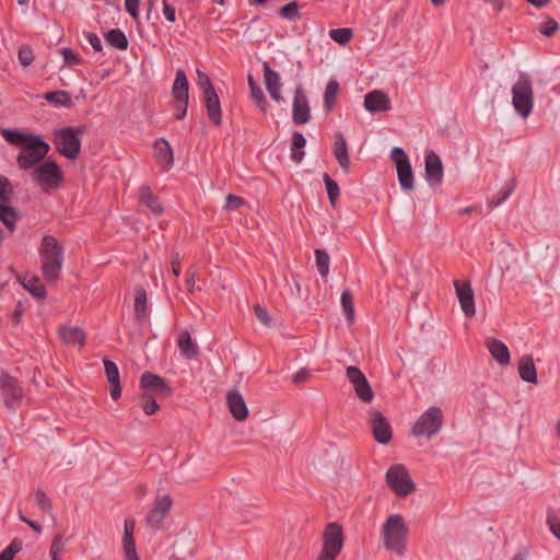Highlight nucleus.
Returning a JSON list of instances; mask_svg holds the SVG:
<instances>
[{
	"label": "nucleus",
	"instance_id": "f257e3e1",
	"mask_svg": "<svg viewBox=\"0 0 560 560\" xmlns=\"http://www.w3.org/2000/svg\"><path fill=\"white\" fill-rule=\"evenodd\" d=\"M0 133L11 145L21 149L16 156V162L23 171L34 168L45 159L50 150V145L37 135L9 128H2Z\"/></svg>",
	"mask_w": 560,
	"mask_h": 560
},
{
	"label": "nucleus",
	"instance_id": "f03ea898",
	"mask_svg": "<svg viewBox=\"0 0 560 560\" xmlns=\"http://www.w3.org/2000/svg\"><path fill=\"white\" fill-rule=\"evenodd\" d=\"M40 269L48 284H54L60 278L63 266L65 248L52 235H45L39 245Z\"/></svg>",
	"mask_w": 560,
	"mask_h": 560
},
{
	"label": "nucleus",
	"instance_id": "7ed1b4c3",
	"mask_svg": "<svg viewBox=\"0 0 560 560\" xmlns=\"http://www.w3.org/2000/svg\"><path fill=\"white\" fill-rule=\"evenodd\" d=\"M382 536L386 549L402 556L406 549L408 527L399 514L387 517L382 528Z\"/></svg>",
	"mask_w": 560,
	"mask_h": 560
},
{
	"label": "nucleus",
	"instance_id": "20e7f679",
	"mask_svg": "<svg viewBox=\"0 0 560 560\" xmlns=\"http://www.w3.org/2000/svg\"><path fill=\"white\" fill-rule=\"evenodd\" d=\"M85 132L84 126L66 127L55 131L56 150L69 160H75L81 150V140L79 135Z\"/></svg>",
	"mask_w": 560,
	"mask_h": 560
},
{
	"label": "nucleus",
	"instance_id": "39448f33",
	"mask_svg": "<svg viewBox=\"0 0 560 560\" xmlns=\"http://www.w3.org/2000/svg\"><path fill=\"white\" fill-rule=\"evenodd\" d=\"M322 550L316 560H336L345 545L342 526L337 522L326 524L322 534Z\"/></svg>",
	"mask_w": 560,
	"mask_h": 560
},
{
	"label": "nucleus",
	"instance_id": "423d86ee",
	"mask_svg": "<svg viewBox=\"0 0 560 560\" xmlns=\"http://www.w3.org/2000/svg\"><path fill=\"white\" fill-rule=\"evenodd\" d=\"M443 419V411L440 407H430L415 422L411 428V434L432 439L442 429Z\"/></svg>",
	"mask_w": 560,
	"mask_h": 560
},
{
	"label": "nucleus",
	"instance_id": "0eeeda50",
	"mask_svg": "<svg viewBox=\"0 0 560 560\" xmlns=\"http://www.w3.org/2000/svg\"><path fill=\"white\" fill-rule=\"evenodd\" d=\"M512 104L523 118L528 117L533 110L532 81L525 74H522L512 88Z\"/></svg>",
	"mask_w": 560,
	"mask_h": 560
},
{
	"label": "nucleus",
	"instance_id": "6e6552de",
	"mask_svg": "<svg viewBox=\"0 0 560 560\" xmlns=\"http://www.w3.org/2000/svg\"><path fill=\"white\" fill-rule=\"evenodd\" d=\"M172 96L174 108L176 110L175 119L185 118L189 101V82L183 69L176 71L175 80L172 86Z\"/></svg>",
	"mask_w": 560,
	"mask_h": 560
},
{
	"label": "nucleus",
	"instance_id": "1a4fd4ad",
	"mask_svg": "<svg viewBox=\"0 0 560 560\" xmlns=\"http://www.w3.org/2000/svg\"><path fill=\"white\" fill-rule=\"evenodd\" d=\"M387 486L398 495L407 497L416 489L408 470L401 464L393 465L385 476Z\"/></svg>",
	"mask_w": 560,
	"mask_h": 560
},
{
	"label": "nucleus",
	"instance_id": "9d476101",
	"mask_svg": "<svg viewBox=\"0 0 560 560\" xmlns=\"http://www.w3.org/2000/svg\"><path fill=\"white\" fill-rule=\"evenodd\" d=\"M390 159L395 163L398 182L402 190L410 191L415 188L413 171L408 155L402 148L392 149Z\"/></svg>",
	"mask_w": 560,
	"mask_h": 560
},
{
	"label": "nucleus",
	"instance_id": "9b49d317",
	"mask_svg": "<svg viewBox=\"0 0 560 560\" xmlns=\"http://www.w3.org/2000/svg\"><path fill=\"white\" fill-rule=\"evenodd\" d=\"M34 180L42 187H58L62 182V172L55 161H46L34 168Z\"/></svg>",
	"mask_w": 560,
	"mask_h": 560
},
{
	"label": "nucleus",
	"instance_id": "f8f14e48",
	"mask_svg": "<svg viewBox=\"0 0 560 560\" xmlns=\"http://www.w3.org/2000/svg\"><path fill=\"white\" fill-rule=\"evenodd\" d=\"M346 375L353 385L358 398L363 402H371L374 398V392L362 371L357 366H348Z\"/></svg>",
	"mask_w": 560,
	"mask_h": 560
},
{
	"label": "nucleus",
	"instance_id": "ddd939ff",
	"mask_svg": "<svg viewBox=\"0 0 560 560\" xmlns=\"http://www.w3.org/2000/svg\"><path fill=\"white\" fill-rule=\"evenodd\" d=\"M0 387L2 390L4 405L8 408H14L21 402L23 397V389L15 377L7 373H1Z\"/></svg>",
	"mask_w": 560,
	"mask_h": 560
},
{
	"label": "nucleus",
	"instance_id": "4468645a",
	"mask_svg": "<svg viewBox=\"0 0 560 560\" xmlns=\"http://www.w3.org/2000/svg\"><path fill=\"white\" fill-rule=\"evenodd\" d=\"M370 427L374 439L380 444H387L393 438V430L388 420L376 409L370 410Z\"/></svg>",
	"mask_w": 560,
	"mask_h": 560
},
{
	"label": "nucleus",
	"instance_id": "2eb2a0df",
	"mask_svg": "<svg viewBox=\"0 0 560 560\" xmlns=\"http://www.w3.org/2000/svg\"><path fill=\"white\" fill-rule=\"evenodd\" d=\"M140 387L144 393L151 392L160 397H168L173 393L171 385L162 376L149 371L142 373Z\"/></svg>",
	"mask_w": 560,
	"mask_h": 560
},
{
	"label": "nucleus",
	"instance_id": "dca6fc26",
	"mask_svg": "<svg viewBox=\"0 0 560 560\" xmlns=\"http://www.w3.org/2000/svg\"><path fill=\"white\" fill-rule=\"evenodd\" d=\"M311 108L307 96L305 95L302 85L296 86L294 91L292 104V120L294 125L302 126L310 121Z\"/></svg>",
	"mask_w": 560,
	"mask_h": 560
},
{
	"label": "nucleus",
	"instance_id": "f3484780",
	"mask_svg": "<svg viewBox=\"0 0 560 560\" xmlns=\"http://www.w3.org/2000/svg\"><path fill=\"white\" fill-rule=\"evenodd\" d=\"M173 505L170 494L156 498L153 508L145 517L147 524L154 529H159L164 518L168 515Z\"/></svg>",
	"mask_w": 560,
	"mask_h": 560
},
{
	"label": "nucleus",
	"instance_id": "a211bd4d",
	"mask_svg": "<svg viewBox=\"0 0 560 560\" xmlns=\"http://www.w3.org/2000/svg\"><path fill=\"white\" fill-rule=\"evenodd\" d=\"M454 288L465 316L471 317L476 313L475 294L468 280H455Z\"/></svg>",
	"mask_w": 560,
	"mask_h": 560
},
{
	"label": "nucleus",
	"instance_id": "6ab92c4d",
	"mask_svg": "<svg viewBox=\"0 0 560 560\" xmlns=\"http://www.w3.org/2000/svg\"><path fill=\"white\" fill-rule=\"evenodd\" d=\"M424 174L430 185H440L443 180V164L440 156L432 150L425 152Z\"/></svg>",
	"mask_w": 560,
	"mask_h": 560
},
{
	"label": "nucleus",
	"instance_id": "aec40b11",
	"mask_svg": "<svg viewBox=\"0 0 560 560\" xmlns=\"http://www.w3.org/2000/svg\"><path fill=\"white\" fill-rule=\"evenodd\" d=\"M262 71L265 86L270 97L277 103L283 102L279 73L270 67L268 61H262Z\"/></svg>",
	"mask_w": 560,
	"mask_h": 560
},
{
	"label": "nucleus",
	"instance_id": "412c9836",
	"mask_svg": "<svg viewBox=\"0 0 560 560\" xmlns=\"http://www.w3.org/2000/svg\"><path fill=\"white\" fill-rule=\"evenodd\" d=\"M364 107L368 112L384 113L392 108L388 95L382 90H373L364 96Z\"/></svg>",
	"mask_w": 560,
	"mask_h": 560
},
{
	"label": "nucleus",
	"instance_id": "4be33fe9",
	"mask_svg": "<svg viewBox=\"0 0 560 560\" xmlns=\"http://www.w3.org/2000/svg\"><path fill=\"white\" fill-rule=\"evenodd\" d=\"M230 412L236 421H244L248 417V408L238 390H230L226 395Z\"/></svg>",
	"mask_w": 560,
	"mask_h": 560
},
{
	"label": "nucleus",
	"instance_id": "5701e85b",
	"mask_svg": "<svg viewBox=\"0 0 560 560\" xmlns=\"http://www.w3.org/2000/svg\"><path fill=\"white\" fill-rule=\"evenodd\" d=\"M202 96L209 120L214 126H220L222 124V109L217 91L202 94Z\"/></svg>",
	"mask_w": 560,
	"mask_h": 560
},
{
	"label": "nucleus",
	"instance_id": "b1692460",
	"mask_svg": "<svg viewBox=\"0 0 560 560\" xmlns=\"http://www.w3.org/2000/svg\"><path fill=\"white\" fill-rule=\"evenodd\" d=\"M154 158L156 162L168 170L174 162L173 150L165 138H159L153 143Z\"/></svg>",
	"mask_w": 560,
	"mask_h": 560
},
{
	"label": "nucleus",
	"instance_id": "393cba45",
	"mask_svg": "<svg viewBox=\"0 0 560 560\" xmlns=\"http://www.w3.org/2000/svg\"><path fill=\"white\" fill-rule=\"evenodd\" d=\"M104 369L107 381L110 386V396L114 400H117L121 396V385L118 366L112 360L104 359Z\"/></svg>",
	"mask_w": 560,
	"mask_h": 560
},
{
	"label": "nucleus",
	"instance_id": "a878e982",
	"mask_svg": "<svg viewBox=\"0 0 560 560\" xmlns=\"http://www.w3.org/2000/svg\"><path fill=\"white\" fill-rule=\"evenodd\" d=\"M139 202L145 206L154 215H161L164 212L163 205L150 186L144 185L139 188Z\"/></svg>",
	"mask_w": 560,
	"mask_h": 560
},
{
	"label": "nucleus",
	"instance_id": "bb28decb",
	"mask_svg": "<svg viewBox=\"0 0 560 560\" xmlns=\"http://www.w3.org/2000/svg\"><path fill=\"white\" fill-rule=\"evenodd\" d=\"M487 349L489 350L492 358L502 366L509 365L511 362V355L509 348L504 342L499 339H489L486 342Z\"/></svg>",
	"mask_w": 560,
	"mask_h": 560
},
{
	"label": "nucleus",
	"instance_id": "cd10ccee",
	"mask_svg": "<svg viewBox=\"0 0 560 560\" xmlns=\"http://www.w3.org/2000/svg\"><path fill=\"white\" fill-rule=\"evenodd\" d=\"M58 337L65 345H79L82 347L85 342V332L80 327L61 326L58 328Z\"/></svg>",
	"mask_w": 560,
	"mask_h": 560
},
{
	"label": "nucleus",
	"instance_id": "c85d7f7f",
	"mask_svg": "<svg viewBox=\"0 0 560 560\" xmlns=\"http://www.w3.org/2000/svg\"><path fill=\"white\" fill-rule=\"evenodd\" d=\"M133 310L136 322L143 324L149 317V305L147 291L142 287L136 288Z\"/></svg>",
	"mask_w": 560,
	"mask_h": 560
},
{
	"label": "nucleus",
	"instance_id": "c756f323",
	"mask_svg": "<svg viewBox=\"0 0 560 560\" xmlns=\"http://www.w3.org/2000/svg\"><path fill=\"white\" fill-rule=\"evenodd\" d=\"M332 152H334L335 159L337 160V162L340 165V167L342 168V171L345 173H348L349 168H350L348 144H347L346 138L340 132L336 135V141L334 144Z\"/></svg>",
	"mask_w": 560,
	"mask_h": 560
},
{
	"label": "nucleus",
	"instance_id": "7c9ffc66",
	"mask_svg": "<svg viewBox=\"0 0 560 560\" xmlns=\"http://www.w3.org/2000/svg\"><path fill=\"white\" fill-rule=\"evenodd\" d=\"M517 370L522 381L530 384L538 383L535 362L530 354H525L518 360Z\"/></svg>",
	"mask_w": 560,
	"mask_h": 560
},
{
	"label": "nucleus",
	"instance_id": "2f4dec72",
	"mask_svg": "<svg viewBox=\"0 0 560 560\" xmlns=\"http://www.w3.org/2000/svg\"><path fill=\"white\" fill-rule=\"evenodd\" d=\"M177 345L182 355L188 360H191L199 354V348L187 329L179 332Z\"/></svg>",
	"mask_w": 560,
	"mask_h": 560
},
{
	"label": "nucleus",
	"instance_id": "473e14b6",
	"mask_svg": "<svg viewBox=\"0 0 560 560\" xmlns=\"http://www.w3.org/2000/svg\"><path fill=\"white\" fill-rule=\"evenodd\" d=\"M19 280L23 288L27 290L34 298L38 300H43L47 295V291L45 285L42 283L40 279L36 276L27 277L25 276L23 279L19 277Z\"/></svg>",
	"mask_w": 560,
	"mask_h": 560
},
{
	"label": "nucleus",
	"instance_id": "72a5a7b5",
	"mask_svg": "<svg viewBox=\"0 0 560 560\" xmlns=\"http://www.w3.org/2000/svg\"><path fill=\"white\" fill-rule=\"evenodd\" d=\"M106 43L118 50H127L129 42L125 33L120 28L109 30L104 34Z\"/></svg>",
	"mask_w": 560,
	"mask_h": 560
},
{
	"label": "nucleus",
	"instance_id": "f704fd0d",
	"mask_svg": "<svg viewBox=\"0 0 560 560\" xmlns=\"http://www.w3.org/2000/svg\"><path fill=\"white\" fill-rule=\"evenodd\" d=\"M19 220L20 215L15 208L10 205L0 203V221L11 233L15 231Z\"/></svg>",
	"mask_w": 560,
	"mask_h": 560
},
{
	"label": "nucleus",
	"instance_id": "c9c22d12",
	"mask_svg": "<svg viewBox=\"0 0 560 560\" xmlns=\"http://www.w3.org/2000/svg\"><path fill=\"white\" fill-rule=\"evenodd\" d=\"M247 81L253 101L262 113H266L268 103L261 88L257 84L250 73L247 75Z\"/></svg>",
	"mask_w": 560,
	"mask_h": 560
},
{
	"label": "nucleus",
	"instance_id": "e433bc0d",
	"mask_svg": "<svg viewBox=\"0 0 560 560\" xmlns=\"http://www.w3.org/2000/svg\"><path fill=\"white\" fill-rule=\"evenodd\" d=\"M306 145V139L300 131H294L291 142V159L295 163H301L304 159L305 152L302 150Z\"/></svg>",
	"mask_w": 560,
	"mask_h": 560
},
{
	"label": "nucleus",
	"instance_id": "4c0bfd02",
	"mask_svg": "<svg viewBox=\"0 0 560 560\" xmlns=\"http://www.w3.org/2000/svg\"><path fill=\"white\" fill-rule=\"evenodd\" d=\"M44 98L48 103L57 106H63L67 108H71L73 106L70 93L63 90L47 92L44 94Z\"/></svg>",
	"mask_w": 560,
	"mask_h": 560
},
{
	"label": "nucleus",
	"instance_id": "58836bf2",
	"mask_svg": "<svg viewBox=\"0 0 560 560\" xmlns=\"http://www.w3.org/2000/svg\"><path fill=\"white\" fill-rule=\"evenodd\" d=\"M516 187V179L512 178L508 183L504 184L503 187L498 191L495 196L488 202V207L490 209H494L499 207L503 201H505L514 191Z\"/></svg>",
	"mask_w": 560,
	"mask_h": 560
},
{
	"label": "nucleus",
	"instance_id": "ea45409f",
	"mask_svg": "<svg viewBox=\"0 0 560 560\" xmlns=\"http://www.w3.org/2000/svg\"><path fill=\"white\" fill-rule=\"evenodd\" d=\"M340 86L336 80H329L324 92V109L326 113H330L335 106L337 95Z\"/></svg>",
	"mask_w": 560,
	"mask_h": 560
},
{
	"label": "nucleus",
	"instance_id": "a19ab883",
	"mask_svg": "<svg viewBox=\"0 0 560 560\" xmlns=\"http://www.w3.org/2000/svg\"><path fill=\"white\" fill-rule=\"evenodd\" d=\"M301 8L302 5L296 0H293L281 7L278 13L283 20L298 21L301 19Z\"/></svg>",
	"mask_w": 560,
	"mask_h": 560
},
{
	"label": "nucleus",
	"instance_id": "79ce46f5",
	"mask_svg": "<svg viewBox=\"0 0 560 560\" xmlns=\"http://www.w3.org/2000/svg\"><path fill=\"white\" fill-rule=\"evenodd\" d=\"M323 180L326 186L329 202L332 208H336L337 200L340 195V188L336 180H334L327 173H324Z\"/></svg>",
	"mask_w": 560,
	"mask_h": 560
},
{
	"label": "nucleus",
	"instance_id": "37998d69",
	"mask_svg": "<svg viewBox=\"0 0 560 560\" xmlns=\"http://www.w3.org/2000/svg\"><path fill=\"white\" fill-rule=\"evenodd\" d=\"M341 306L346 318L349 323L354 319V305H353V296L349 290H345L341 294Z\"/></svg>",
	"mask_w": 560,
	"mask_h": 560
},
{
	"label": "nucleus",
	"instance_id": "c03bdc74",
	"mask_svg": "<svg viewBox=\"0 0 560 560\" xmlns=\"http://www.w3.org/2000/svg\"><path fill=\"white\" fill-rule=\"evenodd\" d=\"M140 398L141 408L147 416H153L160 409V405L151 393H143Z\"/></svg>",
	"mask_w": 560,
	"mask_h": 560
},
{
	"label": "nucleus",
	"instance_id": "a18cd8bd",
	"mask_svg": "<svg viewBox=\"0 0 560 560\" xmlns=\"http://www.w3.org/2000/svg\"><path fill=\"white\" fill-rule=\"evenodd\" d=\"M122 549L125 553V560H140L137 553L133 535L122 537Z\"/></svg>",
	"mask_w": 560,
	"mask_h": 560
},
{
	"label": "nucleus",
	"instance_id": "49530a36",
	"mask_svg": "<svg viewBox=\"0 0 560 560\" xmlns=\"http://www.w3.org/2000/svg\"><path fill=\"white\" fill-rule=\"evenodd\" d=\"M67 538L62 534H57L50 546V557L51 560H61V553L63 552L65 545L67 542Z\"/></svg>",
	"mask_w": 560,
	"mask_h": 560
},
{
	"label": "nucleus",
	"instance_id": "de8ad7c7",
	"mask_svg": "<svg viewBox=\"0 0 560 560\" xmlns=\"http://www.w3.org/2000/svg\"><path fill=\"white\" fill-rule=\"evenodd\" d=\"M316 267L322 277L329 272V256L324 249H315Z\"/></svg>",
	"mask_w": 560,
	"mask_h": 560
},
{
	"label": "nucleus",
	"instance_id": "09e8293b",
	"mask_svg": "<svg viewBox=\"0 0 560 560\" xmlns=\"http://www.w3.org/2000/svg\"><path fill=\"white\" fill-rule=\"evenodd\" d=\"M13 186L4 175L0 174V203L7 205L13 197Z\"/></svg>",
	"mask_w": 560,
	"mask_h": 560
},
{
	"label": "nucleus",
	"instance_id": "8fccbe9b",
	"mask_svg": "<svg viewBox=\"0 0 560 560\" xmlns=\"http://www.w3.org/2000/svg\"><path fill=\"white\" fill-rule=\"evenodd\" d=\"M18 59L22 67L31 66L35 59L33 48L28 44H23L18 51Z\"/></svg>",
	"mask_w": 560,
	"mask_h": 560
},
{
	"label": "nucleus",
	"instance_id": "3c124183",
	"mask_svg": "<svg viewBox=\"0 0 560 560\" xmlns=\"http://www.w3.org/2000/svg\"><path fill=\"white\" fill-rule=\"evenodd\" d=\"M22 540L14 538L10 545L0 552V560H13L14 556L22 550Z\"/></svg>",
	"mask_w": 560,
	"mask_h": 560
},
{
	"label": "nucleus",
	"instance_id": "603ef678",
	"mask_svg": "<svg viewBox=\"0 0 560 560\" xmlns=\"http://www.w3.org/2000/svg\"><path fill=\"white\" fill-rule=\"evenodd\" d=\"M330 37L340 45H346L352 38L351 28H336L329 32Z\"/></svg>",
	"mask_w": 560,
	"mask_h": 560
},
{
	"label": "nucleus",
	"instance_id": "864d4df0",
	"mask_svg": "<svg viewBox=\"0 0 560 560\" xmlns=\"http://www.w3.org/2000/svg\"><path fill=\"white\" fill-rule=\"evenodd\" d=\"M34 497H35V502L37 504V506L44 512V513H47V512H50L51 509H52V504H51V501L50 499L47 497V494L45 493L44 490L42 489H37L35 492H34Z\"/></svg>",
	"mask_w": 560,
	"mask_h": 560
},
{
	"label": "nucleus",
	"instance_id": "5fc2aeb1",
	"mask_svg": "<svg viewBox=\"0 0 560 560\" xmlns=\"http://www.w3.org/2000/svg\"><path fill=\"white\" fill-rule=\"evenodd\" d=\"M538 30L542 35L551 37L559 31V24L555 19L547 18L546 21L540 23Z\"/></svg>",
	"mask_w": 560,
	"mask_h": 560
},
{
	"label": "nucleus",
	"instance_id": "6e6d98bb",
	"mask_svg": "<svg viewBox=\"0 0 560 560\" xmlns=\"http://www.w3.org/2000/svg\"><path fill=\"white\" fill-rule=\"evenodd\" d=\"M546 521L551 533L560 540V517L553 510H549Z\"/></svg>",
	"mask_w": 560,
	"mask_h": 560
},
{
	"label": "nucleus",
	"instance_id": "4d7b16f0",
	"mask_svg": "<svg viewBox=\"0 0 560 560\" xmlns=\"http://www.w3.org/2000/svg\"><path fill=\"white\" fill-rule=\"evenodd\" d=\"M61 55L63 57L65 65L73 67L82 63L81 57L75 54L71 48H62Z\"/></svg>",
	"mask_w": 560,
	"mask_h": 560
},
{
	"label": "nucleus",
	"instance_id": "13d9d810",
	"mask_svg": "<svg viewBox=\"0 0 560 560\" xmlns=\"http://www.w3.org/2000/svg\"><path fill=\"white\" fill-rule=\"evenodd\" d=\"M197 75H198V85L201 89L202 94L215 91V89L211 82V79L209 78L208 74H206L201 70H197Z\"/></svg>",
	"mask_w": 560,
	"mask_h": 560
},
{
	"label": "nucleus",
	"instance_id": "bf43d9fd",
	"mask_svg": "<svg viewBox=\"0 0 560 560\" xmlns=\"http://www.w3.org/2000/svg\"><path fill=\"white\" fill-rule=\"evenodd\" d=\"M245 203H246V201L244 198L233 195V194H229L225 198V207L224 208L228 211H234V210L240 209Z\"/></svg>",
	"mask_w": 560,
	"mask_h": 560
},
{
	"label": "nucleus",
	"instance_id": "052dcab7",
	"mask_svg": "<svg viewBox=\"0 0 560 560\" xmlns=\"http://www.w3.org/2000/svg\"><path fill=\"white\" fill-rule=\"evenodd\" d=\"M254 314L262 325L267 327L271 325V317L269 316L267 310L260 304L254 305Z\"/></svg>",
	"mask_w": 560,
	"mask_h": 560
},
{
	"label": "nucleus",
	"instance_id": "680f3d73",
	"mask_svg": "<svg viewBox=\"0 0 560 560\" xmlns=\"http://www.w3.org/2000/svg\"><path fill=\"white\" fill-rule=\"evenodd\" d=\"M311 377H312L311 371L305 368H302L292 376V382L295 385H301V384L310 381Z\"/></svg>",
	"mask_w": 560,
	"mask_h": 560
},
{
	"label": "nucleus",
	"instance_id": "e2e57ef3",
	"mask_svg": "<svg viewBox=\"0 0 560 560\" xmlns=\"http://www.w3.org/2000/svg\"><path fill=\"white\" fill-rule=\"evenodd\" d=\"M140 0H125V9L133 20L139 19Z\"/></svg>",
	"mask_w": 560,
	"mask_h": 560
},
{
	"label": "nucleus",
	"instance_id": "0e129e2a",
	"mask_svg": "<svg viewBox=\"0 0 560 560\" xmlns=\"http://www.w3.org/2000/svg\"><path fill=\"white\" fill-rule=\"evenodd\" d=\"M85 38L88 39V42L94 48L95 51H102L103 50L102 42H101L100 37L95 33L88 32L85 34Z\"/></svg>",
	"mask_w": 560,
	"mask_h": 560
},
{
	"label": "nucleus",
	"instance_id": "69168bd1",
	"mask_svg": "<svg viewBox=\"0 0 560 560\" xmlns=\"http://www.w3.org/2000/svg\"><path fill=\"white\" fill-rule=\"evenodd\" d=\"M197 276V271L194 267H190L186 271V287L187 290L191 293L195 289V279Z\"/></svg>",
	"mask_w": 560,
	"mask_h": 560
},
{
	"label": "nucleus",
	"instance_id": "338daca9",
	"mask_svg": "<svg viewBox=\"0 0 560 560\" xmlns=\"http://www.w3.org/2000/svg\"><path fill=\"white\" fill-rule=\"evenodd\" d=\"M163 14L168 22L176 21V10L166 0H163Z\"/></svg>",
	"mask_w": 560,
	"mask_h": 560
},
{
	"label": "nucleus",
	"instance_id": "774afa93",
	"mask_svg": "<svg viewBox=\"0 0 560 560\" xmlns=\"http://www.w3.org/2000/svg\"><path fill=\"white\" fill-rule=\"evenodd\" d=\"M136 521L133 518H126L124 524V536L133 535Z\"/></svg>",
	"mask_w": 560,
	"mask_h": 560
}]
</instances>
